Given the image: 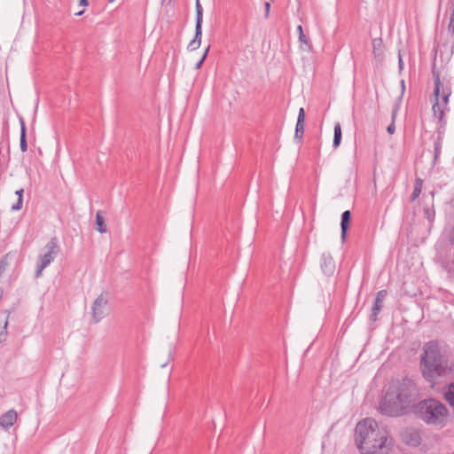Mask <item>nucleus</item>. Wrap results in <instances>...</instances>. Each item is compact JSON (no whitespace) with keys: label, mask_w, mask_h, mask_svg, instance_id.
Listing matches in <instances>:
<instances>
[{"label":"nucleus","mask_w":454,"mask_h":454,"mask_svg":"<svg viewBox=\"0 0 454 454\" xmlns=\"http://www.w3.org/2000/svg\"><path fill=\"white\" fill-rule=\"evenodd\" d=\"M415 395V384L409 379L391 384L380 402V412L391 417L402 415L412 403Z\"/></svg>","instance_id":"obj_1"},{"label":"nucleus","mask_w":454,"mask_h":454,"mask_svg":"<svg viewBox=\"0 0 454 454\" xmlns=\"http://www.w3.org/2000/svg\"><path fill=\"white\" fill-rule=\"evenodd\" d=\"M420 365L424 378L432 383L436 378L445 373L448 367L447 361L436 341H429L424 345Z\"/></svg>","instance_id":"obj_2"},{"label":"nucleus","mask_w":454,"mask_h":454,"mask_svg":"<svg viewBox=\"0 0 454 454\" xmlns=\"http://www.w3.org/2000/svg\"><path fill=\"white\" fill-rule=\"evenodd\" d=\"M416 413L424 422L434 426H444L449 416L447 407L436 399L419 402Z\"/></svg>","instance_id":"obj_3"},{"label":"nucleus","mask_w":454,"mask_h":454,"mask_svg":"<svg viewBox=\"0 0 454 454\" xmlns=\"http://www.w3.org/2000/svg\"><path fill=\"white\" fill-rule=\"evenodd\" d=\"M384 430L380 428L377 422L372 419H365L357 423L355 430V441L362 454L365 450V446H372V441Z\"/></svg>","instance_id":"obj_4"},{"label":"nucleus","mask_w":454,"mask_h":454,"mask_svg":"<svg viewBox=\"0 0 454 454\" xmlns=\"http://www.w3.org/2000/svg\"><path fill=\"white\" fill-rule=\"evenodd\" d=\"M45 253L39 256L36 270H35V278H39L42 276L43 270L55 259L57 254H59V248L57 243V239L52 238L44 247Z\"/></svg>","instance_id":"obj_5"},{"label":"nucleus","mask_w":454,"mask_h":454,"mask_svg":"<svg viewBox=\"0 0 454 454\" xmlns=\"http://www.w3.org/2000/svg\"><path fill=\"white\" fill-rule=\"evenodd\" d=\"M372 446H365L363 454H387L391 446V440L386 430L381 432L379 436L372 441Z\"/></svg>","instance_id":"obj_6"},{"label":"nucleus","mask_w":454,"mask_h":454,"mask_svg":"<svg viewBox=\"0 0 454 454\" xmlns=\"http://www.w3.org/2000/svg\"><path fill=\"white\" fill-rule=\"evenodd\" d=\"M109 295L107 293H101L91 305V317L95 324L100 322L107 315Z\"/></svg>","instance_id":"obj_7"},{"label":"nucleus","mask_w":454,"mask_h":454,"mask_svg":"<svg viewBox=\"0 0 454 454\" xmlns=\"http://www.w3.org/2000/svg\"><path fill=\"white\" fill-rule=\"evenodd\" d=\"M196 26L194 38L190 42L188 49L195 51L201 43L202 36V22H203V9L200 0H196Z\"/></svg>","instance_id":"obj_8"},{"label":"nucleus","mask_w":454,"mask_h":454,"mask_svg":"<svg viewBox=\"0 0 454 454\" xmlns=\"http://www.w3.org/2000/svg\"><path fill=\"white\" fill-rule=\"evenodd\" d=\"M434 82V95L435 98H440V95L446 94H451V88L450 83L449 81L441 80L440 79V74L438 71H436L434 68L432 70Z\"/></svg>","instance_id":"obj_9"},{"label":"nucleus","mask_w":454,"mask_h":454,"mask_svg":"<svg viewBox=\"0 0 454 454\" xmlns=\"http://www.w3.org/2000/svg\"><path fill=\"white\" fill-rule=\"evenodd\" d=\"M17 419V411L13 409H11L0 416V427L4 430H8L15 424Z\"/></svg>","instance_id":"obj_10"},{"label":"nucleus","mask_w":454,"mask_h":454,"mask_svg":"<svg viewBox=\"0 0 454 454\" xmlns=\"http://www.w3.org/2000/svg\"><path fill=\"white\" fill-rule=\"evenodd\" d=\"M386 296H387L386 290H380L377 293L375 300H374V303L372 306V313L371 315L372 320H373V321L377 320V316L382 309L383 301H384Z\"/></svg>","instance_id":"obj_11"},{"label":"nucleus","mask_w":454,"mask_h":454,"mask_svg":"<svg viewBox=\"0 0 454 454\" xmlns=\"http://www.w3.org/2000/svg\"><path fill=\"white\" fill-rule=\"evenodd\" d=\"M321 269L327 276H332L335 270V262L329 254H323L321 257Z\"/></svg>","instance_id":"obj_12"},{"label":"nucleus","mask_w":454,"mask_h":454,"mask_svg":"<svg viewBox=\"0 0 454 454\" xmlns=\"http://www.w3.org/2000/svg\"><path fill=\"white\" fill-rule=\"evenodd\" d=\"M305 126V111L304 108H300L297 117V122L295 126L294 139L299 142L301 140L304 134Z\"/></svg>","instance_id":"obj_13"},{"label":"nucleus","mask_w":454,"mask_h":454,"mask_svg":"<svg viewBox=\"0 0 454 454\" xmlns=\"http://www.w3.org/2000/svg\"><path fill=\"white\" fill-rule=\"evenodd\" d=\"M372 52L374 58L379 61L382 60L384 55V43L380 37L372 40Z\"/></svg>","instance_id":"obj_14"},{"label":"nucleus","mask_w":454,"mask_h":454,"mask_svg":"<svg viewBox=\"0 0 454 454\" xmlns=\"http://www.w3.org/2000/svg\"><path fill=\"white\" fill-rule=\"evenodd\" d=\"M351 218V213L349 210H346L341 215L340 228H341V239L344 240L346 238L347 231L348 230L349 223Z\"/></svg>","instance_id":"obj_15"},{"label":"nucleus","mask_w":454,"mask_h":454,"mask_svg":"<svg viewBox=\"0 0 454 454\" xmlns=\"http://www.w3.org/2000/svg\"><path fill=\"white\" fill-rule=\"evenodd\" d=\"M445 108L446 107H444L442 105H441L440 98H435V102L432 106L434 116L438 118L439 121H442L444 116Z\"/></svg>","instance_id":"obj_16"},{"label":"nucleus","mask_w":454,"mask_h":454,"mask_svg":"<svg viewBox=\"0 0 454 454\" xmlns=\"http://www.w3.org/2000/svg\"><path fill=\"white\" fill-rule=\"evenodd\" d=\"M96 230L100 233H106L107 231L106 225L105 223L104 217L100 211L96 214Z\"/></svg>","instance_id":"obj_17"},{"label":"nucleus","mask_w":454,"mask_h":454,"mask_svg":"<svg viewBox=\"0 0 454 454\" xmlns=\"http://www.w3.org/2000/svg\"><path fill=\"white\" fill-rule=\"evenodd\" d=\"M21 123V129H20V150L21 152L25 153L27 150V136H26V127L23 120H20Z\"/></svg>","instance_id":"obj_18"},{"label":"nucleus","mask_w":454,"mask_h":454,"mask_svg":"<svg viewBox=\"0 0 454 454\" xmlns=\"http://www.w3.org/2000/svg\"><path fill=\"white\" fill-rule=\"evenodd\" d=\"M341 141V127L340 124L338 122L334 126V135H333V145L334 148L339 147Z\"/></svg>","instance_id":"obj_19"},{"label":"nucleus","mask_w":454,"mask_h":454,"mask_svg":"<svg viewBox=\"0 0 454 454\" xmlns=\"http://www.w3.org/2000/svg\"><path fill=\"white\" fill-rule=\"evenodd\" d=\"M23 193H24V190L22 188H20V190H17L15 192V194L18 196V201L14 205L12 206V211H18L22 208Z\"/></svg>","instance_id":"obj_20"},{"label":"nucleus","mask_w":454,"mask_h":454,"mask_svg":"<svg viewBox=\"0 0 454 454\" xmlns=\"http://www.w3.org/2000/svg\"><path fill=\"white\" fill-rule=\"evenodd\" d=\"M446 401L451 405L454 406V382H451L448 390L444 393Z\"/></svg>","instance_id":"obj_21"},{"label":"nucleus","mask_w":454,"mask_h":454,"mask_svg":"<svg viewBox=\"0 0 454 454\" xmlns=\"http://www.w3.org/2000/svg\"><path fill=\"white\" fill-rule=\"evenodd\" d=\"M421 190H422V180L420 178H417L416 182H415L414 190L411 196V200H415L420 195Z\"/></svg>","instance_id":"obj_22"},{"label":"nucleus","mask_w":454,"mask_h":454,"mask_svg":"<svg viewBox=\"0 0 454 454\" xmlns=\"http://www.w3.org/2000/svg\"><path fill=\"white\" fill-rule=\"evenodd\" d=\"M442 142V137L441 135H438L436 139L434 140V160H437V158L439 157V155L441 153Z\"/></svg>","instance_id":"obj_23"},{"label":"nucleus","mask_w":454,"mask_h":454,"mask_svg":"<svg viewBox=\"0 0 454 454\" xmlns=\"http://www.w3.org/2000/svg\"><path fill=\"white\" fill-rule=\"evenodd\" d=\"M410 439L407 440V442L411 446H417L420 443L419 434L416 432L410 434Z\"/></svg>","instance_id":"obj_24"},{"label":"nucleus","mask_w":454,"mask_h":454,"mask_svg":"<svg viewBox=\"0 0 454 454\" xmlns=\"http://www.w3.org/2000/svg\"><path fill=\"white\" fill-rule=\"evenodd\" d=\"M9 265V257L8 254L2 257L0 260V278L4 274V272L6 270L7 267Z\"/></svg>","instance_id":"obj_25"},{"label":"nucleus","mask_w":454,"mask_h":454,"mask_svg":"<svg viewBox=\"0 0 454 454\" xmlns=\"http://www.w3.org/2000/svg\"><path fill=\"white\" fill-rule=\"evenodd\" d=\"M7 325H8V319L6 317L4 322L3 330L0 332V343L3 342L4 340H5V338L7 335V331H6Z\"/></svg>","instance_id":"obj_26"},{"label":"nucleus","mask_w":454,"mask_h":454,"mask_svg":"<svg viewBox=\"0 0 454 454\" xmlns=\"http://www.w3.org/2000/svg\"><path fill=\"white\" fill-rule=\"evenodd\" d=\"M209 51V46L207 47V49L205 50V52L203 54V56L201 57V59L198 61V63L196 64L195 66V68L196 69H199L200 68L202 63L204 62L205 59L207 58V52Z\"/></svg>","instance_id":"obj_27"},{"label":"nucleus","mask_w":454,"mask_h":454,"mask_svg":"<svg viewBox=\"0 0 454 454\" xmlns=\"http://www.w3.org/2000/svg\"><path fill=\"white\" fill-rule=\"evenodd\" d=\"M297 30L299 32V41L301 43H307L305 35L303 34L302 27L301 25L298 26Z\"/></svg>","instance_id":"obj_28"},{"label":"nucleus","mask_w":454,"mask_h":454,"mask_svg":"<svg viewBox=\"0 0 454 454\" xmlns=\"http://www.w3.org/2000/svg\"><path fill=\"white\" fill-rule=\"evenodd\" d=\"M450 94H444V95H440V103L441 105L442 106H445L448 104V101H449V98H450Z\"/></svg>","instance_id":"obj_29"},{"label":"nucleus","mask_w":454,"mask_h":454,"mask_svg":"<svg viewBox=\"0 0 454 454\" xmlns=\"http://www.w3.org/2000/svg\"><path fill=\"white\" fill-rule=\"evenodd\" d=\"M387 131L390 135H392V134H394V133H395V121H392V122L387 126Z\"/></svg>","instance_id":"obj_30"},{"label":"nucleus","mask_w":454,"mask_h":454,"mask_svg":"<svg viewBox=\"0 0 454 454\" xmlns=\"http://www.w3.org/2000/svg\"><path fill=\"white\" fill-rule=\"evenodd\" d=\"M264 9H265V18L269 17L270 10V4L269 2H266L264 4Z\"/></svg>","instance_id":"obj_31"},{"label":"nucleus","mask_w":454,"mask_h":454,"mask_svg":"<svg viewBox=\"0 0 454 454\" xmlns=\"http://www.w3.org/2000/svg\"><path fill=\"white\" fill-rule=\"evenodd\" d=\"M424 211H425L427 217L431 221L434 217V213L431 214V211L429 208H425Z\"/></svg>","instance_id":"obj_32"},{"label":"nucleus","mask_w":454,"mask_h":454,"mask_svg":"<svg viewBox=\"0 0 454 454\" xmlns=\"http://www.w3.org/2000/svg\"><path fill=\"white\" fill-rule=\"evenodd\" d=\"M449 30H451L454 33V19L452 18H450Z\"/></svg>","instance_id":"obj_33"},{"label":"nucleus","mask_w":454,"mask_h":454,"mask_svg":"<svg viewBox=\"0 0 454 454\" xmlns=\"http://www.w3.org/2000/svg\"><path fill=\"white\" fill-rule=\"evenodd\" d=\"M397 111H398V106H395L392 110V121H394L396 117Z\"/></svg>","instance_id":"obj_34"},{"label":"nucleus","mask_w":454,"mask_h":454,"mask_svg":"<svg viewBox=\"0 0 454 454\" xmlns=\"http://www.w3.org/2000/svg\"><path fill=\"white\" fill-rule=\"evenodd\" d=\"M170 356H171V354L169 353V354H168V358L167 359V361H165L163 364H160V366H161L162 368L166 367V366H167V364H168V362H169V360H170Z\"/></svg>","instance_id":"obj_35"},{"label":"nucleus","mask_w":454,"mask_h":454,"mask_svg":"<svg viewBox=\"0 0 454 454\" xmlns=\"http://www.w3.org/2000/svg\"><path fill=\"white\" fill-rule=\"evenodd\" d=\"M89 4V0H80V5L87 6Z\"/></svg>","instance_id":"obj_36"},{"label":"nucleus","mask_w":454,"mask_h":454,"mask_svg":"<svg viewBox=\"0 0 454 454\" xmlns=\"http://www.w3.org/2000/svg\"><path fill=\"white\" fill-rule=\"evenodd\" d=\"M403 59H402V57H401V54H399V67L402 69L403 68Z\"/></svg>","instance_id":"obj_37"},{"label":"nucleus","mask_w":454,"mask_h":454,"mask_svg":"<svg viewBox=\"0 0 454 454\" xmlns=\"http://www.w3.org/2000/svg\"><path fill=\"white\" fill-rule=\"evenodd\" d=\"M83 12H84V11H81V12H77L75 15L76 16H81L82 14H83Z\"/></svg>","instance_id":"obj_38"},{"label":"nucleus","mask_w":454,"mask_h":454,"mask_svg":"<svg viewBox=\"0 0 454 454\" xmlns=\"http://www.w3.org/2000/svg\"><path fill=\"white\" fill-rule=\"evenodd\" d=\"M115 0H109V3H114Z\"/></svg>","instance_id":"obj_39"}]
</instances>
